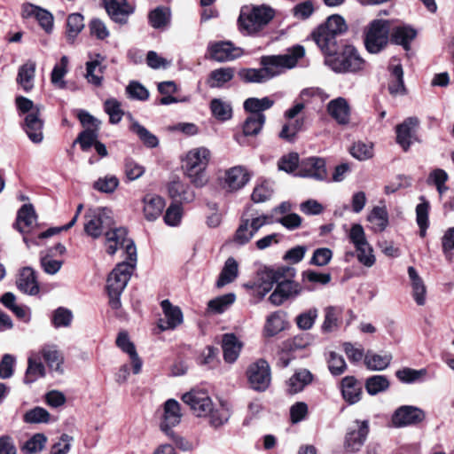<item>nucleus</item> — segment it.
Here are the masks:
<instances>
[{
  "mask_svg": "<svg viewBox=\"0 0 454 454\" xmlns=\"http://www.w3.org/2000/svg\"><path fill=\"white\" fill-rule=\"evenodd\" d=\"M305 55L301 45H295L284 54L262 56L260 59V68H243L238 73L245 82L262 83L281 74L286 69L294 67L299 59Z\"/></svg>",
  "mask_w": 454,
  "mask_h": 454,
  "instance_id": "obj_1",
  "label": "nucleus"
},
{
  "mask_svg": "<svg viewBox=\"0 0 454 454\" xmlns=\"http://www.w3.org/2000/svg\"><path fill=\"white\" fill-rule=\"evenodd\" d=\"M182 400L195 416L208 417L209 424L215 428L226 423L231 417L229 409L223 405L215 407L205 390L192 389L183 395Z\"/></svg>",
  "mask_w": 454,
  "mask_h": 454,
  "instance_id": "obj_2",
  "label": "nucleus"
},
{
  "mask_svg": "<svg viewBox=\"0 0 454 454\" xmlns=\"http://www.w3.org/2000/svg\"><path fill=\"white\" fill-rule=\"evenodd\" d=\"M295 270L291 267H281L271 270L270 278L277 284L273 293L270 295L269 301L275 306H280L288 300L295 299L302 292V286L292 278Z\"/></svg>",
  "mask_w": 454,
  "mask_h": 454,
  "instance_id": "obj_3",
  "label": "nucleus"
},
{
  "mask_svg": "<svg viewBox=\"0 0 454 454\" xmlns=\"http://www.w3.org/2000/svg\"><path fill=\"white\" fill-rule=\"evenodd\" d=\"M210 158L209 149L204 146L196 147L187 152L183 160V169L193 185L202 187L207 183L206 168Z\"/></svg>",
  "mask_w": 454,
  "mask_h": 454,
  "instance_id": "obj_4",
  "label": "nucleus"
},
{
  "mask_svg": "<svg viewBox=\"0 0 454 454\" xmlns=\"http://www.w3.org/2000/svg\"><path fill=\"white\" fill-rule=\"evenodd\" d=\"M136 262H122L118 263L110 272L106 280V290L109 296V304L113 309H119L121 306L120 296L125 289L134 270Z\"/></svg>",
  "mask_w": 454,
  "mask_h": 454,
  "instance_id": "obj_5",
  "label": "nucleus"
},
{
  "mask_svg": "<svg viewBox=\"0 0 454 454\" xmlns=\"http://www.w3.org/2000/svg\"><path fill=\"white\" fill-rule=\"evenodd\" d=\"M347 236L355 251L346 254V261H348V256L356 255L358 262L363 266L372 267L376 262V256L372 246L367 239L364 227L360 223L352 224Z\"/></svg>",
  "mask_w": 454,
  "mask_h": 454,
  "instance_id": "obj_6",
  "label": "nucleus"
},
{
  "mask_svg": "<svg viewBox=\"0 0 454 454\" xmlns=\"http://www.w3.org/2000/svg\"><path fill=\"white\" fill-rule=\"evenodd\" d=\"M325 63L335 73H355L363 69L364 61L353 45H345L325 57Z\"/></svg>",
  "mask_w": 454,
  "mask_h": 454,
  "instance_id": "obj_7",
  "label": "nucleus"
},
{
  "mask_svg": "<svg viewBox=\"0 0 454 454\" xmlns=\"http://www.w3.org/2000/svg\"><path fill=\"white\" fill-rule=\"evenodd\" d=\"M390 25L387 20L375 19L364 27V43L370 53L377 54L387 46L391 35Z\"/></svg>",
  "mask_w": 454,
  "mask_h": 454,
  "instance_id": "obj_8",
  "label": "nucleus"
},
{
  "mask_svg": "<svg viewBox=\"0 0 454 454\" xmlns=\"http://www.w3.org/2000/svg\"><path fill=\"white\" fill-rule=\"evenodd\" d=\"M274 15V10L269 6H254L251 9L245 7L241 9L238 21L242 31L253 35L266 27Z\"/></svg>",
  "mask_w": 454,
  "mask_h": 454,
  "instance_id": "obj_9",
  "label": "nucleus"
},
{
  "mask_svg": "<svg viewBox=\"0 0 454 454\" xmlns=\"http://www.w3.org/2000/svg\"><path fill=\"white\" fill-rule=\"evenodd\" d=\"M114 226L113 212L106 207L90 208L84 215V232L94 239Z\"/></svg>",
  "mask_w": 454,
  "mask_h": 454,
  "instance_id": "obj_10",
  "label": "nucleus"
},
{
  "mask_svg": "<svg viewBox=\"0 0 454 454\" xmlns=\"http://www.w3.org/2000/svg\"><path fill=\"white\" fill-rule=\"evenodd\" d=\"M106 252L113 256L119 248H123L127 259L132 262H137V248L132 239L128 238V232L125 228L116 227L115 225L109 229L105 234Z\"/></svg>",
  "mask_w": 454,
  "mask_h": 454,
  "instance_id": "obj_11",
  "label": "nucleus"
},
{
  "mask_svg": "<svg viewBox=\"0 0 454 454\" xmlns=\"http://www.w3.org/2000/svg\"><path fill=\"white\" fill-rule=\"evenodd\" d=\"M271 222V217L267 215L243 216L235 232L233 241L241 246L247 244L262 227Z\"/></svg>",
  "mask_w": 454,
  "mask_h": 454,
  "instance_id": "obj_12",
  "label": "nucleus"
},
{
  "mask_svg": "<svg viewBox=\"0 0 454 454\" xmlns=\"http://www.w3.org/2000/svg\"><path fill=\"white\" fill-rule=\"evenodd\" d=\"M247 374L253 389L262 392L269 387L271 380L270 369L265 360L260 359L250 364Z\"/></svg>",
  "mask_w": 454,
  "mask_h": 454,
  "instance_id": "obj_13",
  "label": "nucleus"
},
{
  "mask_svg": "<svg viewBox=\"0 0 454 454\" xmlns=\"http://www.w3.org/2000/svg\"><path fill=\"white\" fill-rule=\"evenodd\" d=\"M295 176L324 181L327 178L325 161L319 157H309L301 160Z\"/></svg>",
  "mask_w": 454,
  "mask_h": 454,
  "instance_id": "obj_14",
  "label": "nucleus"
},
{
  "mask_svg": "<svg viewBox=\"0 0 454 454\" xmlns=\"http://www.w3.org/2000/svg\"><path fill=\"white\" fill-rule=\"evenodd\" d=\"M182 416L179 403L175 399H168L163 406V414L160 423V429L167 435L173 437L172 428L181 422Z\"/></svg>",
  "mask_w": 454,
  "mask_h": 454,
  "instance_id": "obj_15",
  "label": "nucleus"
},
{
  "mask_svg": "<svg viewBox=\"0 0 454 454\" xmlns=\"http://www.w3.org/2000/svg\"><path fill=\"white\" fill-rule=\"evenodd\" d=\"M250 174L243 166L228 168L222 178V186L227 192H236L242 189L250 180Z\"/></svg>",
  "mask_w": 454,
  "mask_h": 454,
  "instance_id": "obj_16",
  "label": "nucleus"
},
{
  "mask_svg": "<svg viewBox=\"0 0 454 454\" xmlns=\"http://www.w3.org/2000/svg\"><path fill=\"white\" fill-rule=\"evenodd\" d=\"M426 414L423 410L412 405H403L395 410L392 423L397 427L415 425L423 421Z\"/></svg>",
  "mask_w": 454,
  "mask_h": 454,
  "instance_id": "obj_17",
  "label": "nucleus"
},
{
  "mask_svg": "<svg viewBox=\"0 0 454 454\" xmlns=\"http://www.w3.org/2000/svg\"><path fill=\"white\" fill-rule=\"evenodd\" d=\"M369 433V423L367 420H356L348 428L345 437V448L348 451H357L364 445Z\"/></svg>",
  "mask_w": 454,
  "mask_h": 454,
  "instance_id": "obj_18",
  "label": "nucleus"
},
{
  "mask_svg": "<svg viewBox=\"0 0 454 454\" xmlns=\"http://www.w3.org/2000/svg\"><path fill=\"white\" fill-rule=\"evenodd\" d=\"M160 306L164 314V318L158 323L160 331L173 330L183 323V313L179 307L174 306L168 300H163Z\"/></svg>",
  "mask_w": 454,
  "mask_h": 454,
  "instance_id": "obj_19",
  "label": "nucleus"
},
{
  "mask_svg": "<svg viewBox=\"0 0 454 454\" xmlns=\"http://www.w3.org/2000/svg\"><path fill=\"white\" fill-rule=\"evenodd\" d=\"M311 37L325 57L337 51V38L323 24L313 30Z\"/></svg>",
  "mask_w": 454,
  "mask_h": 454,
  "instance_id": "obj_20",
  "label": "nucleus"
},
{
  "mask_svg": "<svg viewBox=\"0 0 454 454\" xmlns=\"http://www.w3.org/2000/svg\"><path fill=\"white\" fill-rule=\"evenodd\" d=\"M103 3L110 18L117 23H126L134 12L133 6L126 0H103Z\"/></svg>",
  "mask_w": 454,
  "mask_h": 454,
  "instance_id": "obj_21",
  "label": "nucleus"
},
{
  "mask_svg": "<svg viewBox=\"0 0 454 454\" xmlns=\"http://www.w3.org/2000/svg\"><path fill=\"white\" fill-rule=\"evenodd\" d=\"M289 326L287 315L283 310H277L267 316L263 326V334L266 337H273L285 331Z\"/></svg>",
  "mask_w": 454,
  "mask_h": 454,
  "instance_id": "obj_22",
  "label": "nucleus"
},
{
  "mask_svg": "<svg viewBox=\"0 0 454 454\" xmlns=\"http://www.w3.org/2000/svg\"><path fill=\"white\" fill-rule=\"evenodd\" d=\"M210 58L218 62L232 60L240 55L239 49L235 48L231 42H218L208 46Z\"/></svg>",
  "mask_w": 454,
  "mask_h": 454,
  "instance_id": "obj_23",
  "label": "nucleus"
},
{
  "mask_svg": "<svg viewBox=\"0 0 454 454\" xmlns=\"http://www.w3.org/2000/svg\"><path fill=\"white\" fill-rule=\"evenodd\" d=\"M328 114L339 124L345 125L349 122L350 106L346 98L339 97L332 99L326 106Z\"/></svg>",
  "mask_w": 454,
  "mask_h": 454,
  "instance_id": "obj_24",
  "label": "nucleus"
},
{
  "mask_svg": "<svg viewBox=\"0 0 454 454\" xmlns=\"http://www.w3.org/2000/svg\"><path fill=\"white\" fill-rule=\"evenodd\" d=\"M340 391L343 399L349 404H355L361 400L363 394L362 384L353 376H346L341 380Z\"/></svg>",
  "mask_w": 454,
  "mask_h": 454,
  "instance_id": "obj_25",
  "label": "nucleus"
},
{
  "mask_svg": "<svg viewBox=\"0 0 454 454\" xmlns=\"http://www.w3.org/2000/svg\"><path fill=\"white\" fill-rule=\"evenodd\" d=\"M144 217L149 221H155L162 213L165 207L164 200L156 194H145L142 200Z\"/></svg>",
  "mask_w": 454,
  "mask_h": 454,
  "instance_id": "obj_26",
  "label": "nucleus"
},
{
  "mask_svg": "<svg viewBox=\"0 0 454 454\" xmlns=\"http://www.w3.org/2000/svg\"><path fill=\"white\" fill-rule=\"evenodd\" d=\"M24 121V129L29 139L35 144L41 143L43 139V120L41 112L27 114Z\"/></svg>",
  "mask_w": 454,
  "mask_h": 454,
  "instance_id": "obj_27",
  "label": "nucleus"
},
{
  "mask_svg": "<svg viewBox=\"0 0 454 454\" xmlns=\"http://www.w3.org/2000/svg\"><path fill=\"white\" fill-rule=\"evenodd\" d=\"M16 284L20 292L29 295H35L40 290L35 272L30 267H25L20 270Z\"/></svg>",
  "mask_w": 454,
  "mask_h": 454,
  "instance_id": "obj_28",
  "label": "nucleus"
},
{
  "mask_svg": "<svg viewBox=\"0 0 454 454\" xmlns=\"http://www.w3.org/2000/svg\"><path fill=\"white\" fill-rule=\"evenodd\" d=\"M36 354L41 355V359H43L51 371H54L59 373L63 372V356L58 350L57 347L54 345H44L40 350L35 351Z\"/></svg>",
  "mask_w": 454,
  "mask_h": 454,
  "instance_id": "obj_29",
  "label": "nucleus"
},
{
  "mask_svg": "<svg viewBox=\"0 0 454 454\" xmlns=\"http://www.w3.org/2000/svg\"><path fill=\"white\" fill-rule=\"evenodd\" d=\"M46 369L42 362L41 355L36 354L35 351L30 353L27 359V368L24 377V382L30 384L36 381L38 379L44 377Z\"/></svg>",
  "mask_w": 454,
  "mask_h": 454,
  "instance_id": "obj_30",
  "label": "nucleus"
},
{
  "mask_svg": "<svg viewBox=\"0 0 454 454\" xmlns=\"http://www.w3.org/2000/svg\"><path fill=\"white\" fill-rule=\"evenodd\" d=\"M418 123L419 121L417 118L410 117L395 128L396 142L404 151H408L411 145L413 129Z\"/></svg>",
  "mask_w": 454,
  "mask_h": 454,
  "instance_id": "obj_31",
  "label": "nucleus"
},
{
  "mask_svg": "<svg viewBox=\"0 0 454 454\" xmlns=\"http://www.w3.org/2000/svg\"><path fill=\"white\" fill-rule=\"evenodd\" d=\"M242 347V342L235 334H223L222 339V348L224 361L229 364L234 363L238 359Z\"/></svg>",
  "mask_w": 454,
  "mask_h": 454,
  "instance_id": "obj_32",
  "label": "nucleus"
},
{
  "mask_svg": "<svg viewBox=\"0 0 454 454\" xmlns=\"http://www.w3.org/2000/svg\"><path fill=\"white\" fill-rule=\"evenodd\" d=\"M116 345L125 353L129 354L131 364L133 373L137 374L140 372L142 368V361L138 357L134 344L129 340V336L126 333L121 332L119 333L116 339Z\"/></svg>",
  "mask_w": 454,
  "mask_h": 454,
  "instance_id": "obj_33",
  "label": "nucleus"
},
{
  "mask_svg": "<svg viewBox=\"0 0 454 454\" xmlns=\"http://www.w3.org/2000/svg\"><path fill=\"white\" fill-rule=\"evenodd\" d=\"M313 380V375L307 369H301L294 372L286 382L287 391L297 394L304 389Z\"/></svg>",
  "mask_w": 454,
  "mask_h": 454,
  "instance_id": "obj_34",
  "label": "nucleus"
},
{
  "mask_svg": "<svg viewBox=\"0 0 454 454\" xmlns=\"http://www.w3.org/2000/svg\"><path fill=\"white\" fill-rule=\"evenodd\" d=\"M408 275L412 287V296L419 306L426 303L427 289L422 278L419 276L414 267L408 268Z\"/></svg>",
  "mask_w": 454,
  "mask_h": 454,
  "instance_id": "obj_35",
  "label": "nucleus"
},
{
  "mask_svg": "<svg viewBox=\"0 0 454 454\" xmlns=\"http://www.w3.org/2000/svg\"><path fill=\"white\" fill-rule=\"evenodd\" d=\"M391 41L402 45L404 50L410 49L411 41L416 37L417 32L409 26H398L391 30Z\"/></svg>",
  "mask_w": 454,
  "mask_h": 454,
  "instance_id": "obj_36",
  "label": "nucleus"
},
{
  "mask_svg": "<svg viewBox=\"0 0 454 454\" xmlns=\"http://www.w3.org/2000/svg\"><path fill=\"white\" fill-rule=\"evenodd\" d=\"M389 71L392 75V80L388 84V90L390 94L393 96L405 94L402 65L400 63H391L389 66Z\"/></svg>",
  "mask_w": 454,
  "mask_h": 454,
  "instance_id": "obj_37",
  "label": "nucleus"
},
{
  "mask_svg": "<svg viewBox=\"0 0 454 454\" xmlns=\"http://www.w3.org/2000/svg\"><path fill=\"white\" fill-rule=\"evenodd\" d=\"M239 274V263L233 257H229L216 281L217 287H223L234 281Z\"/></svg>",
  "mask_w": 454,
  "mask_h": 454,
  "instance_id": "obj_38",
  "label": "nucleus"
},
{
  "mask_svg": "<svg viewBox=\"0 0 454 454\" xmlns=\"http://www.w3.org/2000/svg\"><path fill=\"white\" fill-rule=\"evenodd\" d=\"M102 58L99 54L95 59L86 63L85 78L89 83L95 86H100L103 81L104 67L101 66Z\"/></svg>",
  "mask_w": 454,
  "mask_h": 454,
  "instance_id": "obj_39",
  "label": "nucleus"
},
{
  "mask_svg": "<svg viewBox=\"0 0 454 454\" xmlns=\"http://www.w3.org/2000/svg\"><path fill=\"white\" fill-rule=\"evenodd\" d=\"M35 73V63L33 61H27L19 69L17 82L27 92L34 87Z\"/></svg>",
  "mask_w": 454,
  "mask_h": 454,
  "instance_id": "obj_40",
  "label": "nucleus"
},
{
  "mask_svg": "<svg viewBox=\"0 0 454 454\" xmlns=\"http://www.w3.org/2000/svg\"><path fill=\"white\" fill-rule=\"evenodd\" d=\"M374 232L383 231L388 224V214L385 207H374L367 216Z\"/></svg>",
  "mask_w": 454,
  "mask_h": 454,
  "instance_id": "obj_41",
  "label": "nucleus"
},
{
  "mask_svg": "<svg viewBox=\"0 0 454 454\" xmlns=\"http://www.w3.org/2000/svg\"><path fill=\"white\" fill-rule=\"evenodd\" d=\"M36 222V216L32 205H23L18 212L16 227L20 232L27 231Z\"/></svg>",
  "mask_w": 454,
  "mask_h": 454,
  "instance_id": "obj_42",
  "label": "nucleus"
},
{
  "mask_svg": "<svg viewBox=\"0 0 454 454\" xmlns=\"http://www.w3.org/2000/svg\"><path fill=\"white\" fill-rule=\"evenodd\" d=\"M392 360V355L386 354H376L368 351L364 356V364L369 370L372 371H383L389 364Z\"/></svg>",
  "mask_w": 454,
  "mask_h": 454,
  "instance_id": "obj_43",
  "label": "nucleus"
},
{
  "mask_svg": "<svg viewBox=\"0 0 454 454\" xmlns=\"http://www.w3.org/2000/svg\"><path fill=\"white\" fill-rule=\"evenodd\" d=\"M234 77V70L231 67H221L213 70L207 80V84L210 88H221Z\"/></svg>",
  "mask_w": 454,
  "mask_h": 454,
  "instance_id": "obj_44",
  "label": "nucleus"
},
{
  "mask_svg": "<svg viewBox=\"0 0 454 454\" xmlns=\"http://www.w3.org/2000/svg\"><path fill=\"white\" fill-rule=\"evenodd\" d=\"M419 200L421 202L416 207V222L419 227V235L421 238H424L429 226L428 215L430 204L423 196Z\"/></svg>",
  "mask_w": 454,
  "mask_h": 454,
  "instance_id": "obj_45",
  "label": "nucleus"
},
{
  "mask_svg": "<svg viewBox=\"0 0 454 454\" xmlns=\"http://www.w3.org/2000/svg\"><path fill=\"white\" fill-rule=\"evenodd\" d=\"M273 104L274 101L268 97L248 98L244 101L243 107L250 114H264L263 111L270 109Z\"/></svg>",
  "mask_w": 454,
  "mask_h": 454,
  "instance_id": "obj_46",
  "label": "nucleus"
},
{
  "mask_svg": "<svg viewBox=\"0 0 454 454\" xmlns=\"http://www.w3.org/2000/svg\"><path fill=\"white\" fill-rule=\"evenodd\" d=\"M427 375V371L425 368L416 370L404 367L395 372V377L404 384H412L415 382L423 381Z\"/></svg>",
  "mask_w": 454,
  "mask_h": 454,
  "instance_id": "obj_47",
  "label": "nucleus"
},
{
  "mask_svg": "<svg viewBox=\"0 0 454 454\" xmlns=\"http://www.w3.org/2000/svg\"><path fill=\"white\" fill-rule=\"evenodd\" d=\"M266 121L265 114H250L243 123V134L246 137L258 135Z\"/></svg>",
  "mask_w": 454,
  "mask_h": 454,
  "instance_id": "obj_48",
  "label": "nucleus"
},
{
  "mask_svg": "<svg viewBox=\"0 0 454 454\" xmlns=\"http://www.w3.org/2000/svg\"><path fill=\"white\" fill-rule=\"evenodd\" d=\"M168 190L170 197L176 200L189 202L194 198L192 192L181 181L171 182Z\"/></svg>",
  "mask_w": 454,
  "mask_h": 454,
  "instance_id": "obj_49",
  "label": "nucleus"
},
{
  "mask_svg": "<svg viewBox=\"0 0 454 454\" xmlns=\"http://www.w3.org/2000/svg\"><path fill=\"white\" fill-rule=\"evenodd\" d=\"M389 380L384 375H373L366 379L365 389L370 395H375L388 389Z\"/></svg>",
  "mask_w": 454,
  "mask_h": 454,
  "instance_id": "obj_50",
  "label": "nucleus"
},
{
  "mask_svg": "<svg viewBox=\"0 0 454 454\" xmlns=\"http://www.w3.org/2000/svg\"><path fill=\"white\" fill-rule=\"evenodd\" d=\"M49 411L40 406L27 411L23 415V421L27 424H48L51 421Z\"/></svg>",
  "mask_w": 454,
  "mask_h": 454,
  "instance_id": "obj_51",
  "label": "nucleus"
},
{
  "mask_svg": "<svg viewBox=\"0 0 454 454\" xmlns=\"http://www.w3.org/2000/svg\"><path fill=\"white\" fill-rule=\"evenodd\" d=\"M210 109L214 117L224 121L232 116V107L230 103L220 98H214L210 103Z\"/></svg>",
  "mask_w": 454,
  "mask_h": 454,
  "instance_id": "obj_52",
  "label": "nucleus"
},
{
  "mask_svg": "<svg viewBox=\"0 0 454 454\" xmlns=\"http://www.w3.org/2000/svg\"><path fill=\"white\" fill-rule=\"evenodd\" d=\"M341 309L337 307L329 306L325 309V320L322 325V330L325 333H330L339 327Z\"/></svg>",
  "mask_w": 454,
  "mask_h": 454,
  "instance_id": "obj_53",
  "label": "nucleus"
},
{
  "mask_svg": "<svg viewBox=\"0 0 454 454\" xmlns=\"http://www.w3.org/2000/svg\"><path fill=\"white\" fill-rule=\"evenodd\" d=\"M236 300L234 294L230 293L210 300L207 303L209 311L221 314L225 311Z\"/></svg>",
  "mask_w": 454,
  "mask_h": 454,
  "instance_id": "obj_54",
  "label": "nucleus"
},
{
  "mask_svg": "<svg viewBox=\"0 0 454 454\" xmlns=\"http://www.w3.org/2000/svg\"><path fill=\"white\" fill-rule=\"evenodd\" d=\"M130 129L137 135L142 143L149 147L154 148L159 145L157 137L152 134L147 129L140 125L137 121H133Z\"/></svg>",
  "mask_w": 454,
  "mask_h": 454,
  "instance_id": "obj_55",
  "label": "nucleus"
},
{
  "mask_svg": "<svg viewBox=\"0 0 454 454\" xmlns=\"http://www.w3.org/2000/svg\"><path fill=\"white\" fill-rule=\"evenodd\" d=\"M119 179L114 175H106L98 178L94 184L93 188L103 193H113L119 186Z\"/></svg>",
  "mask_w": 454,
  "mask_h": 454,
  "instance_id": "obj_56",
  "label": "nucleus"
},
{
  "mask_svg": "<svg viewBox=\"0 0 454 454\" xmlns=\"http://www.w3.org/2000/svg\"><path fill=\"white\" fill-rule=\"evenodd\" d=\"M67 65H68V59L67 56H63L60 59V62L54 66L51 74V82L60 88L63 89L66 87V82L63 80L64 76L67 73Z\"/></svg>",
  "mask_w": 454,
  "mask_h": 454,
  "instance_id": "obj_57",
  "label": "nucleus"
},
{
  "mask_svg": "<svg viewBox=\"0 0 454 454\" xmlns=\"http://www.w3.org/2000/svg\"><path fill=\"white\" fill-rule=\"evenodd\" d=\"M170 12L168 8L157 7L149 13V22L154 28L163 27L168 24Z\"/></svg>",
  "mask_w": 454,
  "mask_h": 454,
  "instance_id": "obj_58",
  "label": "nucleus"
},
{
  "mask_svg": "<svg viewBox=\"0 0 454 454\" xmlns=\"http://www.w3.org/2000/svg\"><path fill=\"white\" fill-rule=\"evenodd\" d=\"M323 25L327 27V29L333 34L336 38L348 30V26L344 18L338 14L328 17Z\"/></svg>",
  "mask_w": 454,
  "mask_h": 454,
  "instance_id": "obj_59",
  "label": "nucleus"
},
{
  "mask_svg": "<svg viewBox=\"0 0 454 454\" xmlns=\"http://www.w3.org/2000/svg\"><path fill=\"white\" fill-rule=\"evenodd\" d=\"M318 316V310L316 308H311L300 315L295 318L297 326L301 330H309L313 327L316 319Z\"/></svg>",
  "mask_w": 454,
  "mask_h": 454,
  "instance_id": "obj_60",
  "label": "nucleus"
},
{
  "mask_svg": "<svg viewBox=\"0 0 454 454\" xmlns=\"http://www.w3.org/2000/svg\"><path fill=\"white\" fill-rule=\"evenodd\" d=\"M67 37L70 40L74 38L82 30L84 27V19L80 13H72L67 18Z\"/></svg>",
  "mask_w": 454,
  "mask_h": 454,
  "instance_id": "obj_61",
  "label": "nucleus"
},
{
  "mask_svg": "<svg viewBox=\"0 0 454 454\" xmlns=\"http://www.w3.org/2000/svg\"><path fill=\"white\" fill-rule=\"evenodd\" d=\"M299 155L296 153H290L283 155L278 162V168L281 171L293 173L295 169L299 170Z\"/></svg>",
  "mask_w": 454,
  "mask_h": 454,
  "instance_id": "obj_62",
  "label": "nucleus"
},
{
  "mask_svg": "<svg viewBox=\"0 0 454 454\" xmlns=\"http://www.w3.org/2000/svg\"><path fill=\"white\" fill-rule=\"evenodd\" d=\"M183 217V208L178 204H171L166 210L163 216L164 222L167 225L171 227L178 226L181 223Z\"/></svg>",
  "mask_w": 454,
  "mask_h": 454,
  "instance_id": "obj_63",
  "label": "nucleus"
},
{
  "mask_svg": "<svg viewBox=\"0 0 454 454\" xmlns=\"http://www.w3.org/2000/svg\"><path fill=\"white\" fill-rule=\"evenodd\" d=\"M272 193L271 185L268 182H263L254 188L251 199L255 203H262L268 200Z\"/></svg>",
  "mask_w": 454,
  "mask_h": 454,
  "instance_id": "obj_64",
  "label": "nucleus"
}]
</instances>
